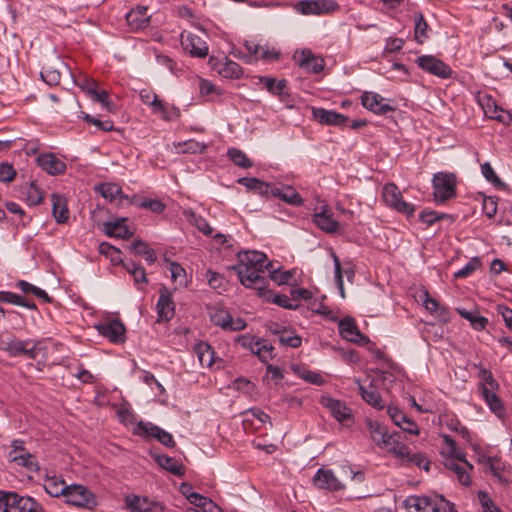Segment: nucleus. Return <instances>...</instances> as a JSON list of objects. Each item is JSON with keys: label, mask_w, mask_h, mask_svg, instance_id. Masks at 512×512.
<instances>
[{"label": "nucleus", "mask_w": 512, "mask_h": 512, "mask_svg": "<svg viewBox=\"0 0 512 512\" xmlns=\"http://www.w3.org/2000/svg\"><path fill=\"white\" fill-rule=\"evenodd\" d=\"M52 214L58 224L66 223L69 219V209L64 196L53 193L51 195Z\"/></svg>", "instance_id": "c756f323"}, {"label": "nucleus", "mask_w": 512, "mask_h": 512, "mask_svg": "<svg viewBox=\"0 0 512 512\" xmlns=\"http://www.w3.org/2000/svg\"><path fill=\"white\" fill-rule=\"evenodd\" d=\"M42 80L49 86L58 85L61 79L60 71L54 67H44L40 73Z\"/></svg>", "instance_id": "603ef678"}, {"label": "nucleus", "mask_w": 512, "mask_h": 512, "mask_svg": "<svg viewBox=\"0 0 512 512\" xmlns=\"http://www.w3.org/2000/svg\"><path fill=\"white\" fill-rule=\"evenodd\" d=\"M483 512H502L497 507L494 501L490 498L489 494L485 491L480 490L477 494Z\"/></svg>", "instance_id": "6e6d98bb"}, {"label": "nucleus", "mask_w": 512, "mask_h": 512, "mask_svg": "<svg viewBox=\"0 0 512 512\" xmlns=\"http://www.w3.org/2000/svg\"><path fill=\"white\" fill-rule=\"evenodd\" d=\"M294 59L301 68L312 73H318L324 67L323 59L315 56L310 50H302L299 55L294 56Z\"/></svg>", "instance_id": "cd10ccee"}, {"label": "nucleus", "mask_w": 512, "mask_h": 512, "mask_svg": "<svg viewBox=\"0 0 512 512\" xmlns=\"http://www.w3.org/2000/svg\"><path fill=\"white\" fill-rule=\"evenodd\" d=\"M150 455L162 469L175 476L184 475L185 468L180 459L167 456L163 453H160L158 450H150Z\"/></svg>", "instance_id": "aec40b11"}, {"label": "nucleus", "mask_w": 512, "mask_h": 512, "mask_svg": "<svg viewBox=\"0 0 512 512\" xmlns=\"http://www.w3.org/2000/svg\"><path fill=\"white\" fill-rule=\"evenodd\" d=\"M433 195L436 203H444L456 196V178L453 173L438 172L432 179Z\"/></svg>", "instance_id": "20e7f679"}, {"label": "nucleus", "mask_w": 512, "mask_h": 512, "mask_svg": "<svg viewBox=\"0 0 512 512\" xmlns=\"http://www.w3.org/2000/svg\"><path fill=\"white\" fill-rule=\"evenodd\" d=\"M131 250L134 254L142 256L148 264H153L157 259L155 251L146 242L141 240L134 241L131 245Z\"/></svg>", "instance_id": "ea45409f"}, {"label": "nucleus", "mask_w": 512, "mask_h": 512, "mask_svg": "<svg viewBox=\"0 0 512 512\" xmlns=\"http://www.w3.org/2000/svg\"><path fill=\"white\" fill-rule=\"evenodd\" d=\"M272 333L277 336L279 343L283 346L298 348L302 343L301 337L290 328L272 330Z\"/></svg>", "instance_id": "72a5a7b5"}, {"label": "nucleus", "mask_w": 512, "mask_h": 512, "mask_svg": "<svg viewBox=\"0 0 512 512\" xmlns=\"http://www.w3.org/2000/svg\"><path fill=\"white\" fill-rule=\"evenodd\" d=\"M97 191L110 202L122 198V189L115 183H102L97 187Z\"/></svg>", "instance_id": "79ce46f5"}, {"label": "nucleus", "mask_w": 512, "mask_h": 512, "mask_svg": "<svg viewBox=\"0 0 512 512\" xmlns=\"http://www.w3.org/2000/svg\"><path fill=\"white\" fill-rule=\"evenodd\" d=\"M153 429L155 432L153 440L158 441L160 444H162L168 448L174 446L173 436L169 432L165 431L164 429L160 428L159 426H157V428H153Z\"/></svg>", "instance_id": "052dcab7"}, {"label": "nucleus", "mask_w": 512, "mask_h": 512, "mask_svg": "<svg viewBox=\"0 0 512 512\" xmlns=\"http://www.w3.org/2000/svg\"><path fill=\"white\" fill-rule=\"evenodd\" d=\"M180 493L193 505L201 500L202 495L193 492V488L189 483H182L179 487Z\"/></svg>", "instance_id": "69168bd1"}, {"label": "nucleus", "mask_w": 512, "mask_h": 512, "mask_svg": "<svg viewBox=\"0 0 512 512\" xmlns=\"http://www.w3.org/2000/svg\"><path fill=\"white\" fill-rule=\"evenodd\" d=\"M181 45L192 57L205 58L208 55L207 43L190 32L181 34Z\"/></svg>", "instance_id": "ddd939ff"}, {"label": "nucleus", "mask_w": 512, "mask_h": 512, "mask_svg": "<svg viewBox=\"0 0 512 512\" xmlns=\"http://www.w3.org/2000/svg\"><path fill=\"white\" fill-rule=\"evenodd\" d=\"M414 24V38L417 43L422 44L429 37V26L422 13L418 12L414 14Z\"/></svg>", "instance_id": "a19ab883"}, {"label": "nucleus", "mask_w": 512, "mask_h": 512, "mask_svg": "<svg viewBox=\"0 0 512 512\" xmlns=\"http://www.w3.org/2000/svg\"><path fill=\"white\" fill-rule=\"evenodd\" d=\"M294 9L302 15L320 16L338 10L339 4L336 0H300Z\"/></svg>", "instance_id": "423d86ee"}, {"label": "nucleus", "mask_w": 512, "mask_h": 512, "mask_svg": "<svg viewBox=\"0 0 512 512\" xmlns=\"http://www.w3.org/2000/svg\"><path fill=\"white\" fill-rule=\"evenodd\" d=\"M138 207L148 209L154 213H162L165 209V205L158 199H142L138 203Z\"/></svg>", "instance_id": "0e129e2a"}, {"label": "nucleus", "mask_w": 512, "mask_h": 512, "mask_svg": "<svg viewBox=\"0 0 512 512\" xmlns=\"http://www.w3.org/2000/svg\"><path fill=\"white\" fill-rule=\"evenodd\" d=\"M359 392L361 394L362 399L376 409H383L385 404L383 403L381 396L376 387L370 385L369 387H365L361 384L358 385Z\"/></svg>", "instance_id": "f704fd0d"}, {"label": "nucleus", "mask_w": 512, "mask_h": 512, "mask_svg": "<svg viewBox=\"0 0 512 512\" xmlns=\"http://www.w3.org/2000/svg\"><path fill=\"white\" fill-rule=\"evenodd\" d=\"M37 164L50 175L64 174L67 166L64 161L53 153H42L37 157Z\"/></svg>", "instance_id": "412c9836"}, {"label": "nucleus", "mask_w": 512, "mask_h": 512, "mask_svg": "<svg viewBox=\"0 0 512 512\" xmlns=\"http://www.w3.org/2000/svg\"><path fill=\"white\" fill-rule=\"evenodd\" d=\"M272 302L282 308L296 310L300 304L285 294H274Z\"/></svg>", "instance_id": "13d9d810"}, {"label": "nucleus", "mask_w": 512, "mask_h": 512, "mask_svg": "<svg viewBox=\"0 0 512 512\" xmlns=\"http://www.w3.org/2000/svg\"><path fill=\"white\" fill-rule=\"evenodd\" d=\"M89 96L93 101L101 103L102 106L110 110V105H112V102L110 101L106 90H98L96 88Z\"/></svg>", "instance_id": "774afa93"}, {"label": "nucleus", "mask_w": 512, "mask_h": 512, "mask_svg": "<svg viewBox=\"0 0 512 512\" xmlns=\"http://www.w3.org/2000/svg\"><path fill=\"white\" fill-rule=\"evenodd\" d=\"M314 484L319 489H324L328 491H340L345 488V485L341 480L335 475L332 470L320 468L314 475L313 478Z\"/></svg>", "instance_id": "4468645a"}, {"label": "nucleus", "mask_w": 512, "mask_h": 512, "mask_svg": "<svg viewBox=\"0 0 512 512\" xmlns=\"http://www.w3.org/2000/svg\"><path fill=\"white\" fill-rule=\"evenodd\" d=\"M481 266V261L478 257L471 258L467 264L454 273V278L463 279L470 276Z\"/></svg>", "instance_id": "8fccbe9b"}, {"label": "nucleus", "mask_w": 512, "mask_h": 512, "mask_svg": "<svg viewBox=\"0 0 512 512\" xmlns=\"http://www.w3.org/2000/svg\"><path fill=\"white\" fill-rule=\"evenodd\" d=\"M390 452L396 459L400 460L402 464L416 466L425 471H429L430 469V461L420 452L413 450H390Z\"/></svg>", "instance_id": "6ab92c4d"}, {"label": "nucleus", "mask_w": 512, "mask_h": 512, "mask_svg": "<svg viewBox=\"0 0 512 512\" xmlns=\"http://www.w3.org/2000/svg\"><path fill=\"white\" fill-rule=\"evenodd\" d=\"M300 378L305 380L306 382L314 385H322L325 383L324 378L321 374L317 372H313L307 369H302L298 372Z\"/></svg>", "instance_id": "e2e57ef3"}, {"label": "nucleus", "mask_w": 512, "mask_h": 512, "mask_svg": "<svg viewBox=\"0 0 512 512\" xmlns=\"http://www.w3.org/2000/svg\"><path fill=\"white\" fill-rule=\"evenodd\" d=\"M125 219L120 218L108 221L104 224V232L109 237L126 239L133 235V231L125 224Z\"/></svg>", "instance_id": "7c9ffc66"}, {"label": "nucleus", "mask_w": 512, "mask_h": 512, "mask_svg": "<svg viewBox=\"0 0 512 512\" xmlns=\"http://www.w3.org/2000/svg\"><path fill=\"white\" fill-rule=\"evenodd\" d=\"M253 354H256L262 362H268L273 357V346L266 339H258L250 345Z\"/></svg>", "instance_id": "e433bc0d"}, {"label": "nucleus", "mask_w": 512, "mask_h": 512, "mask_svg": "<svg viewBox=\"0 0 512 512\" xmlns=\"http://www.w3.org/2000/svg\"><path fill=\"white\" fill-rule=\"evenodd\" d=\"M237 264L232 266L240 283L247 288L262 290L267 284L263 275L265 270L272 268L267 256L256 250L241 251L237 254Z\"/></svg>", "instance_id": "f257e3e1"}, {"label": "nucleus", "mask_w": 512, "mask_h": 512, "mask_svg": "<svg viewBox=\"0 0 512 512\" xmlns=\"http://www.w3.org/2000/svg\"><path fill=\"white\" fill-rule=\"evenodd\" d=\"M321 404L329 410L331 415L338 422H347L352 418L351 409L348 408L342 401L333 399L331 397H322Z\"/></svg>", "instance_id": "393cba45"}, {"label": "nucleus", "mask_w": 512, "mask_h": 512, "mask_svg": "<svg viewBox=\"0 0 512 512\" xmlns=\"http://www.w3.org/2000/svg\"><path fill=\"white\" fill-rule=\"evenodd\" d=\"M456 311L461 317L469 321L472 328L477 331L484 330L488 324V319L475 311H468L464 308H456Z\"/></svg>", "instance_id": "4c0bfd02"}, {"label": "nucleus", "mask_w": 512, "mask_h": 512, "mask_svg": "<svg viewBox=\"0 0 512 512\" xmlns=\"http://www.w3.org/2000/svg\"><path fill=\"white\" fill-rule=\"evenodd\" d=\"M404 506L408 512H439L436 500L427 496L412 495L406 498Z\"/></svg>", "instance_id": "a211bd4d"}, {"label": "nucleus", "mask_w": 512, "mask_h": 512, "mask_svg": "<svg viewBox=\"0 0 512 512\" xmlns=\"http://www.w3.org/2000/svg\"><path fill=\"white\" fill-rule=\"evenodd\" d=\"M313 223L326 233H336L340 228V223L332 218V214L327 205L322 206L321 210L313 214Z\"/></svg>", "instance_id": "b1692460"}, {"label": "nucleus", "mask_w": 512, "mask_h": 512, "mask_svg": "<svg viewBox=\"0 0 512 512\" xmlns=\"http://www.w3.org/2000/svg\"><path fill=\"white\" fill-rule=\"evenodd\" d=\"M382 197L386 205L391 209L405 214L408 218L414 215L415 206L403 199L401 191L394 183H386L384 185Z\"/></svg>", "instance_id": "39448f33"}, {"label": "nucleus", "mask_w": 512, "mask_h": 512, "mask_svg": "<svg viewBox=\"0 0 512 512\" xmlns=\"http://www.w3.org/2000/svg\"><path fill=\"white\" fill-rule=\"evenodd\" d=\"M195 506L197 507L195 510H198L199 512H223L220 506L203 495L201 500H199Z\"/></svg>", "instance_id": "bf43d9fd"}, {"label": "nucleus", "mask_w": 512, "mask_h": 512, "mask_svg": "<svg viewBox=\"0 0 512 512\" xmlns=\"http://www.w3.org/2000/svg\"><path fill=\"white\" fill-rule=\"evenodd\" d=\"M29 341L30 340L12 339L7 342L3 349L14 357L22 354L24 355L26 347L29 346Z\"/></svg>", "instance_id": "09e8293b"}, {"label": "nucleus", "mask_w": 512, "mask_h": 512, "mask_svg": "<svg viewBox=\"0 0 512 512\" xmlns=\"http://www.w3.org/2000/svg\"><path fill=\"white\" fill-rule=\"evenodd\" d=\"M0 510L3 512H43V507L34 498L15 492L0 491Z\"/></svg>", "instance_id": "f03ea898"}, {"label": "nucleus", "mask_w": 512, "mask_h": 512, "mask_svg": "<svg viewBox=\"0 0 512 512\" xmlns=\"http://www.w3.org/2000/svg\"><path fill=\"white\" fill-rule=\"evenodd\" d=\"M260 81L265 85L267 90L274 95H281L287 86L286 80L282 79L276 82L272 77L263 76Z\"/></svg>", "instance_id": "de8ad7c7"}, {"label": "nucleus", "mask_w": 512, "mask_h": 512, "mask_svg": "<svg viewBox=\"0 0 512 512\" xmlns=\"http://www.w3.org/2000/svg\"><path fill=\"white\" fill-rule=\"evenodd\" d=\"M100 335L109 339L110 342L118 344L125 341L126 328L118 319H110L96 325Z\"/></svg>", "instance_id": "9d476101"}, {"label": "nucleus", "mask_w": 512, "mask_h": 512, "mask_svg": "<svg viewBox=\"0 0 512 512\" xmlns=\"http://www.w3.org/2000/svg\"><path fill=\"white\" fill-rule=\"evenodd\" d=\"M272 197L293 206H301L304 203L302 196L290 185L274 184Z\"/></svg>", "instance_id": "a878e982"}, {"label": "nucleus", "mask_w": 512, "mask_h": 512, "mask_svg": "<svg viewBox=\"0 0 512 512\" xmlns=\"http://www.w3.org/2000/svg\"><path fill=\"white\" fill-rule=\"evenodd\" d=\"M158 321H169L175 314V303L172 292L165 286L159 290V299L156 304Z\"/></svg>", "instance_id": "2eb2a0df"}, {"label": "nucleus", "mask_w": 512, "mask_h": 512, "mask_svg": "<svg viewBox=\"0 0 512 512\" xmlns=\"http://www.w3.org/2000/svg\"><path fill=\"white\" fill-rule=\"evenodd\" d=\"M152 109V112L155 114H161V116L165 120H170V116L168 114L167 108L164 103L158 98L156 94H153V99L149 105Z\"/></svg>", "instance_id": "338daca9"}, {"label": "nucleus", "mask_w": 512, "mask_h": 512, "mask_svg": "<svg viewBox=\"0 0 512 512\" xmlns=\"http://www.w3.org/2000/svg\"><path fill=\"white\" fill-rule=\"evenodd\" d=\"M179 149L183 153H203L206 149V145L199 143L195 140H188L183 143H179Z\"/></svg>", "instance_id": "4d7b16f0"}, {"label": "nucleus", "mask_w": 512, "mask_h": 512, "mask_svg": "<svg viewBox=\"0 0 512 512\" xmlns=\"http://www.w3.org/2000/svg\"><path fill=\"white\" fill-rule=\"evenodd\" d=\"M26 200L30 205H38L43 199V191L39 188L36 181H31L24 191Z\"/></svg>", "instance_id": "49530a36"}, {"label": "nucleus", "mask_w": 512, "mask_h": 512, "mask_svg": "<svg viewBox=\"0 0 512 512\" xmlns=\"http://www.w3.org/2000/svg\"><path fill=\"white\" fill-rule=\"evenodd\" d=\"M7 458L14 467H22L28 472H36L40 468L36 457L25 450H10Z\"/></svg>", "instance_id": "f3484780"}, {"label": "nucleus", "mask_w": 512, "mask_h": 512, "mask_svg": "<svg viewBox=\"0 0 512 512\" xmlns=\"http://www.w3.org/2000/svg\"><path fill=\"white\" fill-rule=\"evenodd\" d=\"M16 177V170L8 162L0 163V182L9 183Z\"/></svg>", "instance_id": "680f3d73"}, {"label": "nucleus", "mask_w": 512, "mask_h": 512, "mask_svg": "<svg viewBox=\"0 0 512 512\" xmlns=\"http://www.w3.org/2000/svg\"><path fill=\"white\" fill-rule=\"evenodd\" d=\"M211 321L221 328L230 331L242 330L245 323L241 319L234 320L225 310H218L211 315Z\"/></svg>", "instance_id": "bb28decb"}, {"label": "nucleus", "mask_w": 512, "mask_h": 512, "mask_svg": "<svg viewBox=\"0 0 512 512\" xmlns=\"http://www.w3.org/2000/svg\"><path fill=\"white\" fill-rule=\"evenodd\" d=\"M188 222L195 226L200 232H202L206 236H211L213 234V228L209 225L207 220L200 215H197L193 211L185 212Z\"/></svg>", "instance_id": "37998d69"}, {"label": "nucleus", "mask_w": 512, "mask_h": 512, "mask_svg": "<svg viewBox=\"0 0 512 512\" xmlns=\"http://www.w3.org/2000/svg\"><path fill=\"white\" fill-rule=\"evenodd\" d=\"M416 64L424 71L442 79L450 78L451 68L439 58L432 55H422L416 59Z\"/></svg>", "instance_id": "1a4fd4ad"}, {"label": "nucleus", "mask_w": 512, "mask_h": 512, "mask_svg": "<svg viewBox=\"0 0 512 512\" xmlns=\"http://www.w3.org/2000/svg\"><path fill=\"white\" fill-rule=\"evenodd\" d=\"M490 399L485 402L489 406L490 410L500 419L506 416V410L502 403V400L496 395H490Z\"/></svg>", "instance_id": "5fc2aeb1"}, {"label": "nucleus", "mask_w": 512, "mask_h": 512, "mask_svg": "<svg viewBox=\"0 0 512 512\" xmlns=\"http://www.w3.org/2000/svg\"><path fill=\"white\" fill-rule=\"evenodd\" d=\"M238 183L245 186L249 191L260 196H272L274 184L267 183L254 177H242L238 180Z\"/></svg>", "instance_id": "c85d7f7f"}, {"label": "nucleus", "mask_w": 512, "mask_h": 512, "mask_svg": "<svg viewBox=\"0 0 512 512\" xmlns=\"http://www.w3.org/2000/svg\"><path fill=\"white\" fill-rule=\"evenodd\" d=\"M151 16L147 6H137L126 14V21L132 31H138L148 27Z\"/></svg>", "instance_id": "5701e85b"}, {"label": "nucleus", "mask_w": 512, "mask_h": 512, "mask_svg": "<svg viewBox=\"0 0 512 512\" xmlns=\"http://www.w3.org/2000/svg\"><path fill=\"white\" fill-rule=\"evenodd\" d=\"M125 505L131 512H163L164 506L160 502L150 500L135 494L125 496Z\"/></svg>", "instance_id": "f8f14e48"}, {"label": "nucleus", "mask_w": 512, "mask_h": 512, "mask_svg": "<svg viewBox=\"0 0 512 512\" xmlns=\"http://www.w3.org/2000/svg\"><path fill=\"white\" fill-rule=\"evenodd\" d=\"M194 352L197 355L201 366L210 367L214 362V350L205 342H200L195 345Z\"/></svg>", "instance_id": "58836bf2"}, {"label": "nucleus", "mask_w": 512, "mask_h": 512, "mask_svg": "<svg viewBox=\"0 0 512 512\" xmlns=\"http://www.w3.org/2000/svg\"><path fill=\"white\" fill-rule=\"evenodd\" d=\"M43 487L52 497H64L66 490L68 489V485L65 483L63 478L57 475H47L44 479Z\"/></svg>", "instance_id": "473e14b6"}, {"label": "nucleus", "mask_w": 512, "mask_h": 512, "mask_svg": "<svg viewBox=\"0 0 512 512\" xmlns=\"http://www.w3.org/2000/svg\"><path fill=\"white\" fill-rule=\"evenodd\" d=\"M481 172L484 178L493 184L495 187H502L504 186V183L501 181V179L497 176L496 172L494 171L493 167L490 165L489 162H485L481 165Z\"/></svg>", "instance_id": "864d4df0"}, {"label": "nucleus", "mask_w": 512, "mask_h": 512, "mask_svg": "<svg viewBox=\"0 0 512 512\" xmlns=\"http://www.w3.org/2000/svg\"><path fill=\"white\" fill-rule=\"evenodd\" d=\"M441 456L444 466L456 475L460 484L470 485L469 470L472 465L465 459L462 450H441Z\"/></svg>", "instance_id": "7ed1b4c3"}, {"label": "nucleus", "mask_w": 512, "mask_h": 512, "mask_svg": "<svg viewBox=\"0 0 512 512\" xmlns=\"http://www.w3.org/2000/svg\"><path fill=\"white\" fill-rule=\"evenodd\" d=\"M338 329L340 335L350 342L361 346H365L370 342L369 338L360 332L355 320L351 317L341 319L338 323Z\"/></svg>", "instance_id": "9b49d317"}, {"label": "nucleus", "mask_w": 512, "mask_h": 512, "mask_svg": "<svg viewBox=\"0 0 512 512\" xmlns=\"http://www.w3.org/2000/svg\"><path fill=\"white\" fill-rule=\"evenodd\" d=\"M480 461L500 481L508 482L512 467L497 456L483 455Z\"/></svg>", "instance_id": "dca6fc26"}, {"label": "nucleus", "mask_w": 512, "mask_h": 512, "mask_svg": "<svg viewBox=\"0 0 512 512\" xmlns=\"http://www.w3.org/2000/svg\"><path fill=\"white\" fill-rule=\"evenodd\" d=\"M217 71L222 77L231 79H238L243 74L242 67L227 57L218 64Z\"/></svg>", "instance_id": "c9c22d12"}, {"label": "nucleus", "mask_w": 512, "mask_h": 512, "mask_svg": "<svg viewBox=\"0 0 512 512\" xmlns=\"http://www.w3.org/2000/svg\"><path fill=\"white\" fill-rule=\"evenodd\" d=\"M312 116L320 124L332 125L342 127L348 122V117L335 112L333 110H326L324 108H312Z\"/></svg>", "instance_id": "4be33fe9"}, {"label": "nucleus", "mask_w": 512, "mask_h": 512, "mask_svg": "<svg viewBox=\"0 0 512 512\" xmlns=\"http://www.w3.org/2000/svg\"><path fill=\"white\" fill-rule=\"evenodd\" d=\"M361 104L364 108L377 115H386L396 110V107L390 104L389 99L376 92H364L361 96Z\"/></svg>", "instance_id": "6e6552de"}, {"label": "nucleus", "mask_w": 512, "mask_h": 512, "mask_svg": "<svg viewBox=\"0 0 512 512\" xmlns=\"http://www.w3.org/2000/svg\"><path fill=\"white\" fill-rule=\"evenodd\" d=\"M153 428H157V425L151 422L140 421L134 428V434L145 440H153L155 434Z\"/></svg>", "instance_id": "3c124183"}, {"label": "nucleus", "mask_w": 512, "mask_h": 512, "mask_svg": "<svg viewBox=\"0 0 512 512\" xmlns=\"http://www.w3.org/2000/svg\"><path fill=\"white\" fill-rule=\"evenodd\" d=\"M368 428L373 441L377 444L392 445L397 442L396 435L389 434L387 428L379 423L369 422Z\"/></svg>", "instance_id": "2f4dec72"}, {"label": "nucleus", "mask_w": 512, "mask_h": 512, "mask_svg": "<svg viewBox=\"0 0 512 512\" xmlns=\"http://www.w3.org/2000/svg\"><path fill=\"white\" fill-rule=\"evenodd\" d=\"M228 158L237 166L248 169L253 166V162L247 157V155L240 149L229 148L227 150Z\"/></svg>", "instance_id": "c03bdc74"}, {"label": "nucleus", "mask_w": 512, "mask_h": 512, "mask_svg": "<svg viewBox=\"0 0 512 512\" xmlns=\"http://www.w3.org/2000/svg\"><path fill=\"white\" fill-rule=\"evenodd\" d=\"M66 502L77 507L92 509L97 505L94 494L80 484L68 485L64 495Z\"/></svg>", "instance_id": "0eeeda50"}, {"label": "nucleus", "mask_w": 512, "mask_h": 512, "mask_svg": "<svg viewBox=\"0 0 512 512\" xmlns=\"http://www.w3.org/2000/svg\"><path fill=\"white\" fill-rule=\"evenodd\" d=\"M16 287L19 288L25 294H33L36 297L43 299L46 302H50L51 298L47 292L25 280H19L16 282Z\"/></svg>", "instance_id": "a18cd8bd"}]
</instances>
